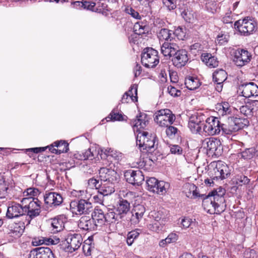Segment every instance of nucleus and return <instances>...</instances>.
<instances>
[{"instance_id":"1","label":"nucleus","mask_w":258,"mask_h":258,"mask_svg":"<svg viewBox=\"0 0 258 258\" xmlns=\"http://www.w3.org/2000/svg\"><path fill=\"white\" fill-rule=\"evenodd\" d=\"M148 119L146 114L141 113L131 123L134 131L139 132L136 137V144L141 151L145 150L148 152H153L157 148L158 145L156 137L149 136L148 133L141 131L148 124Z\"/></svg>"},{"instance_id":"2","label":"nucleus","mask_w":258,"mask_h":258,"mask_svg":"<svg viewBox=\"0 0 258 258\" xmlns=\"http://www.w3.org/2000/svg\"><path fill=\"white\" fill-rule=\"evenodd\" d=\"M111 157L114 159L119 160L121 158L122 154L119 152L113 150L111 149H106L104 152L103 150H100L96 148H90L82 154H75L76 159L80 160H90L96 162L100 159H104L106 157Z\"/></svg>"},{"instance_id":"3","label":"nucleus","mask_w":258,"mask_h":258,"mask_svg":"<svg viewBox=\"0 0 258 258\" xmlns=\"http://www.w3.org/2000/svg\"><path fill=\"white\" fill-rule=\"evenodd\" d=\"M204 210L210 214H219L225 210V199L221 196L209 194L204 198L202 204Z\"/></svg>"},{"instance_id":"4","label":"nucleus","mask_w":258,"mask_h":258,"mask_svg":"<svg viewBox=\"0 0 258 258\" xmlns=\"http://www.w3.org/2000/svg\"><path fill=\"white\" fill-rule=\"evenodd\" d=\"M227 120L222 123L221 126L222 133L225 135H232L246 126L248 123L247 119L233 116L226 118Z\"/></svg>"},{"instance_id":"5","label":"nucleus","mask_w":258,"mask_h":258,"mask_svg":"<svg viewBox=\"0 0 258 258\" xmlns=\"http://www.w3.org/2000/svg\"><path fill=\"white\" fill-rule=\"evenodd\" d=\"M21 203L26 205L25 211L26 215L29 217L28 224H29L32 219L39 215L41 212V202L37 198L27 197L23 198Z\"/></svg>"},{"instance_id":"6","label":"nucleus","mask_w":258,"mask_h":258,"mask_svg":"<svg viewBox=\"0 0 258 258\" xmlns=\"http://www.w3.org/2000/svg\"><path fill=\"white\" fill-rule=\"evenodd\" d=\"M214 168L209 172V175L213 179L223 180L228 178L231 173L229 167L224 162L218 161L213 163Z\"/></svg>"},{"instance_id":"7","label":"nucleus","mask_w":258,"mask_h":258,"mask_svg":"<svg viewBox=\"0 0 258 258\" xmlns=\"http://www.w3.org/2000/svg\"><path fill=\"white\" fill-rule=\"evenodd\" d=\"M141 62L146 68H154L159 62L158 52L151 47H147L144 49L142 54Z\"/></svg>"},{"instance_id":"8","label":"nucleus","mask_w":258,"mask_h":258,"mask_svg":"<svg viewBox=\"0 0 258 258\" xmlns=\"http://www.w3.org/2000/svg\"><path fill=\"white\" fill-rule=\"evenodd\" d=\"M175 120V115L168 109H161L155 114L154 120L161 127L171 125Z\"/></svg>"},{"instance_id":"9","label":"nucleus","mask_w":258,"mask_h":258,"mask_svg":"<svg viewBox=\"0 0 258 258\" xmlns=\"http://www.w3.org/2000/svg\"><path fill=\"white\" fill-rule=\"evenodd\" d=\"M256 23L252 19L244 18L239 20L234 23V28L241 35L248 36L252 34L255 30Z\"/></svg>"},{"instance_id":"10","label":"nucleus","mask_w":258,"mask_h":258,"mask_svg":"<svg viewBox=\"0 0 258 258\" xmlns=\"http://www.w3.org/2000/svg\"><path fill=\"white\" fill-rule=\"evenodd\" d=\"M218 117L211 116L206 119V123L203 126V131L210 136L220 134L222 123Z\"/></svg>"},{"instance_id":"11","label":"nucleus","mask_w":258,"mask_h":258,"mask_svg":"<svg viewBox=\"0 0 258 258\" xmlns=\"http://www.w3.org/2000/svg\"><path fill=\"white\" fill-rule=\"evenodd\" d=\"M203 145L212 156H219L223 153V146L221 142L218 138H207L204 141Z\"/></svg>"},{"instance_id":"12","label":"nucleus","mask_w":258,"mask_h":258,"mask_svg":"<svg viewBox=\"0 0 258 258\" xmlns=\"http://www.w3.org/2000/svg\"><path fill=\"white\" fill-rule=\"evenodd\" d=\"M148 189L153 192L163 195L166 193L169 184L163 181H158L155 177H150L146 181Z\"/></svg>"},{"instance_id":"13","label":"nucleus","mask_w":258,"mask_h":258,"mask_svg":"<svg viewBox=\"0 0 258 258\" xmlns=\"http://www.w3.org/2000/svg\"><path fill=\"white\" fill-rule=\"evenodd\" d=\"M72 212L76 215L88 214L92 209V203L87 200L80 199L73 201L70 204Z\"/></svg>"},{"instance_id":"14","label":"nucleus","mask_w":258,"mask_h":258,"mask_svg":"<svg viewBox=\"0 0 258 258\" xmlns=\"http://www.w3.org/2000/svg\"><path fill=\"white\" fill-rule=\"evenodd\" d=\"M83 238L80 234L75 233L69 235L63 242V248L66 251L73 252L80 247Z\"/></svg>"},{"instance_id":"15","label":"nucleus","mask_w":258,"mask_h":258,"mask_svg":"<svg viewBox=\"0 0 258 258\" xmlns=\"http://www.w3.org/2000/svg\"><path fill=\"white\" fill-rule=\"evenodd\" d=\"M25 207H26V205L21 202V203L17 202L10 203L6 214L7 218L13 219L26 215Z\"/></svg>"},{"instance_id":"16","label":"nucleus","mask_w":258,"mask_h":258,"mask_svg":"<svg viewBox=\"0 0 258 258\" xmlns=\"http://www.w3.org/2000/svg\"><path fill=\"white\" fill-rule=\"evenodd\" d=\"M216 111L219 116L220 119L223 118H229L234 115L235 109L231 106L227 102H222L217 103L215 106Z\"/></svg>"},{"instance_id":"17","label":"nucleus","mask_w":258,"mask_h":258,"mask_svg":"<svg viewBox=\"0 0 258 258\" xmlns=\"http://www.w3.org/2000/svg\"><path fill=\"white\" fill-rule=\"evenodd\" d=\"M154 215H152L154 220L147 226L148 229L150 231L159 233L163 231L166 222V218L162 217L159 212H154Z\"/></svg>"},{"instance_id":"18","label":"nucleus","mask_w":258,"mask_h":258,"mask_svg":"<svg viewBox=\"0 0 258 258\" xmlns=\"http://www.w3.org/2000/svg\"><path fill=\"white\" fill-rule=\"evenodd\" d=\"M124 177L129 183L139 185L144 180V176L140 170H129L124 173Z\"/></svg>"},{"instance_id":"19","label":"nucleus","mask_w":258,"mask_h":258,"mask_svg":"<svg viewBox=\"0 0 258 258\" xmlns=\"http://www.w3.org/2000/svg\"><path fill=\"white\" fill-rule=\"evenodd\" d=\"M239 90L245 98L258 96V86L253 82L242 84L239 87Z\"/></svg>"},{"instance_id":"20","label":"nucleus","mask_w":258,"mask_h":258,"mask_svg":"<svg viewBox=\"0 0 258 258\" xmlns=\"http://www.w3.org/2000/svg\"><path fill=\"white\" fill-rule=\"evenodd\" d=\"M28 258H55V256L50 248L40 247L32 250Z\"/></svg>"},{"instance_id":"21","label":"nucleus","mask_w":258,"mask_h":258,"mask_svg":"<svg viewBox=\"0 0 258 258\" xmlns=\"http://www.w3.org/2000/svg\"><path fill=\"white\" fill-rule=\"evenodd\" d=\"M188 60L187 52L185 49H178L172 58L173 64L177 68H181L185 66Z\"/></svg>"},{"instance_id":"22","label":"nucleus","mask_w":258,"mask_h":258,"mask_svg":"<svg viewBox=\"0 0 258 258\" xmlns=\"http://www.w3.org/2000/svg\"><path fill=\"white\" fill-rule=\"evenodd\" d=\"M251 55L248 51L238 49L234 53L233 61L238 67H242L247 64L250 60Z\"/></svg>"},{"instance_id":"23","label":"nucleus","mask_w":258,"mask_h":258,"mask_svg":"<svg viewBox=\"0 0 258 258\" xmlns=\"http://www.w3.org/2000/svg\"><path fill=\"white\" fill-rule=\"evenodd\" d=\"M44 200L45 204L51 207L59 206L63 201L61 196L55 192L46 193L44 196Z\"/></svg>"},{"instance_id":"24","label":"nucleus","mask_w":258,"mask_h":258,"mask_svg":"<svg viewBox=\"0 0 258 258\" xmlns=\"http://www.w3.org/2000/svg\"><path fill=\"white\" fill-rule=\"evenodd\" d=\"M100 181L113 183L117 179V173L114 170L106 168H101L99 170Z\"/></svg>"},{"instance_id":"25","label":"nucleus","mask_w":258,"mask_h":258,"mask_svg":"<svg viewBox=\"0 0 258 258\" xmlns=\"http://www.w3.org/2000/svg\"><path fill=\"white\" fill-rule=\"evenodd\" d=\"M178 49L177 44L171 41L164 42L161 46V52L165 56H173Z\"/></svg>"},{"instance_id":"26","label":"nucleus","mask_w":258,"mask_h":258,"mask_svg":"<svg viewBox=\"0 0 258 258\" xmlns=\"http://www.w3.org/2000/svg\"><path fill=\"white\" fill-rule=\"evenodd\" d=\"M78 227L86 231L97 229L96 224L94 223L92 217L86 216H82L80 218L78 223Z\"/></svg>"},{"instance_id":"27","label":"nucleus","mask_w":258,"mask_h":258,"mask_svg":"<svg viewBox=\"0 0 258 258\" xmlns=\"http://www.w3.org/2000/svg\"><path fill=\"white\" fill-rule=\"evenodd\" d=\"M130 208V203L127 200L121 199L114 208L118 215L122 219L129 212Z\"/></svg>"},{"instance_id":"28","label":"nucleus","mask_w":258,"mask_h":258,"mask_svg":"<svg viewBox=\"0 0 258 258\" xmlns=\"http://www.w3.org/2000/svg\"><path fill=\"white\" fill-rule=\"evenodd\" d=\"M137 92L138 86L136 84H133L131 86L129 90L123 95L121 100L122 103H128L130 100L132 102L137 101Z\"/></svg>"},{"instance_id":"29","label":"nucleus","mask_w":258,"mask_h":258,"mask_svg":"<svg viewBox=\"0 0 258 258\" xmlns=\"http://www.w3.org/2000/svg\"><path fill=\"white\" fill-rule=\"evenodd\" d=\"M92 219L94 221V223L96 224L97 228L98 227H101L106 222L105 214L100 209H95L92 214Z\"/></svg>"},{"instance_id":"30","label":"nucleus","mask_w":258,"mask_h":258,"mask_svg":"<svg viewBox=\"0 0 258 258\" xmlns=\"http://www.w3.org/2000/svg\"><path fill=\"white\" fill-rule=\"evenodd\" d=\"M98 188V193L102 194L103 196H107L114 192V188L113 183L100 181Z\"/></svg>"},{"instance_id":"31","label":"nucleus","mask_w":258,"mask_h":258,"mask_svg":"<svg viewBox=\"0 0 258 258\" xmlns=\"http://www.w3.org/2000/svg\"><path fill=\"white\" fill-rule=\"evenodd\" d=\"M157 37L160 43L161 42L171 41L173 39V33L172 30L162 28L157 32Z\"/></svg>"},{"instance_id":"32","label":"nucleus","mask_w":258,"mask_h":258,"mask_svg":"<svg viewBox=\"0 0 258 258\" xmlns=\"http://www.w3.org/2000/svg\"><path fill=\"white\" fill-rule=\"evenodd\" d=\"M50 223L52 228V232L54 233L60 231L64 227L62 217L61 216L50 219Z\"/></svg>"},{"instance_id":"33","label":"nucleus","mask_w":258,"mask_h":258,"mask_svg":"<svg viewBox=\"0 0 258 258\" xmlns=\"http://www.w3.org/2000/svg\"><path fill=\"white\" fill-rule=\"evenodd\" d=\"M202 60L208 67L211 68L217 67L219 64L217 58L210 53L203 54Z\"/></svg>"},{"instance_id":"34","label":"nucleus","mask_w":258,"mask_h":258,"mask_svg":"<svg viewBox=\"0 0 258 258\" xmlns=\"http://www.w3.org/2000/svg\"><path fill=\"white\" fill-rule=\"evenodd\" d=\"M185 85L190 90H194L200 87L201 83L197 77L188 76L185 79Z\"/></svg>"},{"instance_id":"35","label":"nucleus","mask_w":258,"mask_h":258,"mask_svg":"<svg viewBox=\"0 0 258 258\" xmlns=\"http://www.w3.org/2000/svg\"><path fill=\"white\" fill-rule=\"evenodd\" d=\"M105 217L106 222L109 223H115L122 219L118 215V213L115 211V208L108 210L107 213L105 214Z\"/></svg>"},{"instance_id":"36","label":"nucleus","mask_w":258,"mask_h":258,"mask_svg":"<svg viewBox=\"0 0 258 258\" xmlns=\"http://www.w3.org/2000/svg\"><path fill=\"white\" fill-rule=\"evenodd\" d=\"M134 30L135 34L142 35L148 32V28L146 23L143 22H138L135 24Z\"/></svg>"},{"instance_id":"37","label":"nucleus","mask_w":258,"mask_h":258,"mask_svg":"<svg viewBox=\"0 0 258 258\" xmlns=\"http://www.w3.org/2000/svg\"><path fill=\"white\" fill-rule=\"evenodd\" d=\"M213 79L214 82H224L227 79V73L222 69L216 70L213 74Z\"/></svg>"},{"instance_id":"38","label":"nucleus","mask_w":258,"mask_h":258,"mask_svg":"<svg viewBox=\"0 0 258 258\" xmlns=\"http://www.w3.org/2000/svg\"><path fill=\"white\" fill-rule=\"evenodd\" d=\"M141 233V230L136 229L129 232L127 234L126 243L128 246H131L134 243V240L136 239Z\"/></svg>"},{"instance_id":"39","label":"nucleus","mask_w":258,"mask_h":258,"mask_svg":"<svg viewBox=\"0 0 258 258\" xmlns=\"http://www.w3.org/2000/svg\"><path fill=\"white\" fill-rule=\"evenodd\" d=\"M205 116L201 112H195L192 114L189 118V122L191 123H204L205 120Z\"/></svg>"},{"instance_id":"40","label":"nucleus","mask_w":258,"mask_h":258,"mask_svg":"<svg viewBox=\"0 0 258 258\" xmlns=\"http://www.w3.org/2000/svg\"><path fill=\"white\" fill-rule=\"evenodd\" d=\"M185 187L189 189V191H185L187 197L191 198L200 197L199 193L197 191V187L194 184L187 183L185 184Z\"/></svg>"},{"instance_id":"41","label":"nucleus","mask_w":258,"mask_h":258,"mask_svg":"<svg viewBox=\"0 0 258 258\" xmlns=\"http://www.w3.org/2000/svg\"><path fill=\"white\" fill-rule=\"evenodd\" d=\"M54 144L58 150V154L67 152L69 150V144L65 141H57L54 142Z\"/></svg>"},{"instance_id":"42","label":"nucleus","mask_w":258,"mask_h":258,"mask_svg":"<svg viewBox=\"0 0 258 258\" xmlns=\"http://www.w3.org/2000/svg\"><path fill=\"white\" fill-rule=\"evenodd\" d=\"M76 3H78L79 5L81 6V7L83 8L84 9L90 10L92 11H95V12L97 11L98 12H100L101 11V9H95V7L96 4L92 2L85 1L84 2H81V3H80L79 2H77Z\"/></svg>"},{"instance_id":"43","label":"nucleus","mask_w":258,"mask_h":258,"mask_svg":"<svg viewBox=\"0 0 258 258\" xmlns=\"http://www.w3.org/2000/svg\"><path fill=\"white\" fill-rule=\"evenodd\" d=\"M232 180L233 183L238 186L246 184L249 181V179L247 178V177L243 174L236 175L233 178Z\"/></svg>"},{"instance_id":"44","label":"nucleus","mask_w":258,"mask_h":258,"mask_svg":"<svg viewBox=\"0 0 258 258\" xmlns=\"http://www.w3.org/2000/svg\"><path fill=\"white\" fill-rule=\"evenodd\" d=\"M204 123H191V122L188 123V127L190 131L194 134H200L202 132V128L203 129Z\"/></svg>"},{"instance_id":"45","label":"nucleus","mask_w":258,"mask_h":258,"mask_svg":"<svg viewBox=\"0 0 258 258\" xmlns=\"http://www.w3.org/2000/svg\"><path fill=\"white\" fill-rule=\"evenodd\" d=\"M256 154V148H248L241 152V157L244 159H249L252 158L254 154Z\"/></svg>"},{"instance_id":"46","label":"nucleus","mask_w":258,"mask_h":258,"mask_svg":"<svg viewBox=\"0 0 258 258\" xmlns=\"http://www.w3.org/2000/svg\"><path fill=\"white\" fill-rule=\"evenodd\" d=\"M107 121H120L123 119L121 114L117 113L114 110H112L108 116L106 118Z\"/></svg>"},{"instance_id":"47","label":"nucleus","mask_w":258,"mask_h":258,"mask_svg":"<svg viewBox=\"0 0 258 258\" xmlns=\"http://www.w3.org/2000/svg\"><path fill=\"white\" fill-rule=\"evenodd\" d=\"M197 222L195 220L192 221L191 219L189 217H184L182 219L181 221V224L183 228H187L191 227V228H193V226H195L197 224Z\"/></svg>"},{"instance_id":"48","label":"nucleus","mask_w":258,"mask_h":258,"mask_svg":"<svg viewBox=\"0 0 258 258\" xmlns=\"http://www.w3.org/2000/svg\"><path fill=\"white\" fill-rule=\"evenodd\" d=\"M40 194L39 189L34 187L28 188L23 192L24 196H28L32 198H34V197L37 196Z\"/></svg>"},{"instance_id":"49","label":"nucleus","mask_w":258,"mask_h":258,"mask_svg":"<svg viewBox=\"0 0 258 258\" xmlns=\"http://www.w3.org/2000/svg\"><path fill=\"white\" fill-rule=\"evenodd\" d=\"M229 36L225 33H219L216 39V42L220 45H225L229 40Z\"/></svg>"},{"instance_id":"50","label":"nucleus","mask_w":258,"mask_h":258,"mask_svg":"<svg viewBox=\"0 0 258 258\" xmlns=\"http://www.w3.org/2000/svg\"><path fill=\"white\" fill-rule=\"evenodd\" d=\"M169 148L171 153L172 154L181 155L183 153L182 148L178 145L170 144Z\"/></svg>"},{"instance_id":"51","label":"nucleus","mask_w":258,"mask_h":258,"mask_svg":"<svg viewBox=\"0 0 258 258\" xmlns=\"http://www.w3.org/2000/svg\"><path fill=\"white\" fill-rule=\"evenodd\" d=\"M162 3L169 11L174 10L176 8L175 0H162Z\"/></svg>"},{"instance_id":"52","label":"nucleus","mask_w":258,"mask_h":258,"mask_svg":"<svg viewBox=\"0 0 258 258\" xmlns=\"http://www.w3.org/2000/svg\"><path fill=\"white\" fill-rule=\"evenodd\" d=\"M166 130V134L167 136L170 139L174 138L176 134L177 133L178 129L173 126L169 125Z\"/></svg>"},{"instance_id":"53","label":"nucleus","mask_w":258,"mask_h":258,"mask_svg":"<svg viewBox=\"0 0 258 258\" xmlns=\"http://www.w3.org/2000/svg\"><path fill=\"white\" fill-rule=\"evenodd\" d=\"M24 223H22L20 225L16 224L15 226L14 227V229L12 230L13 233L14 234V236L19 237L21 235L24 230Z\"/></svg>"},{"instance_id":"54","label":"nucleus","mask_w":258,"mask_h":258,"mask_svg":"<svg viewBox=\"0 0 258 258\" xmlns=\"http://www.w3.org/2000/svg\"><path fill=\"white\" fill-rule=\"evenodd\" d=\"M181 15L186 22L190 23L191 20L194 19L193 14L188 10H184L181 11Z\"/></svg>"},{"instance_id":"55","label":"nucleus","mask_w":258,"mask_h":258,"mask_svg":"<svg viewBox=\"0 0 258 258\" xmlns=\"http://www.w3.org/2000/svg\"><path fill=\"white\" fill-rule=\"evenodd\" d=\"M240 112L241 114L245 116H250L252 114V109L248 105H242L239 108Z\"/></svg>"},{"instance_id":"56","label":"nucleus","mask_w":258,"mask_h":258,"mask_svg":"<svg viewBox=\"0 0 258 258\" xmlns=\"http://www.w3.org/2000/svg\"><path fill=\"white\" fill-rule=\"evenodd\" d=\"M124 11L126 13L130 15L132 17L135 19H140L141 18V16L139 13L131 7H126Z\"/></svg>"},{"instance_id":"57","label":"nucleus","mask_w":258,"mask_h":258,"mask_svg":"<svg viewBox=\"0 0 258 258\" xmlns=\"http://www.w3.org/2000/svg\"><path fill=\"white\" fill-rule=\"evenodd\" d=\"M167 91L168 93L172 96L177 97L179 96L181 94L180 90L176 89L173 86H169L167 88Z\"/></svg>"},{"instance_id":"58","label":"nucleus","mask_w":258,"mask_h":258,"mask_svg":"<svg viewBox=\"0 0 258 258\" xmlns=\"http://www.w3.org/2000/svg\"><path fill=\"white\" fill-rule=\"evenodd\" d=\"M78 192L79 193L78 196L81 197V199L87 200V201H90V200L92 198V195L88 191V189L79 190Z\"/></svg>"},{"instance_id":"59","label":"nucleus","mask_w":258,"mask_h":258,"mask_svg":"<svg viewBox=\"0 0 258 258\" xmlns=\"http://www.w3.org/2000/svg\"><path fill=\"white\" fill-rule=\"evenodd\" d=\"M88 186L90 188H95L96 189L98 190V187L99 184H100L99 180H97L95 178H92L88 180Z\"/></svg>"},{"instance_id":"60","label":"nucleus","mask_w":258,"mask_h":258,"mask_svg":"<svg viewBox=\"0 0 258 258\" xmlns=\"http://www.w3.org/2000/svg\"><path fill=\"white\" fill-rule=\"evenodd\" d=\"M222 21L225 24H232L233 21L231 12H227L222 18Z\"/></svg>"},{"instance_id":"61","label":"nucleus","mask_w":258,"mask_h":258,"mask_svg":"<svg viewBox=\"0 0 258 258\" xmlns=\"http://www.w3.org/2000/svg\"><path fill=\"white\" fill-rule=\"evenodd\" d=\"M143 216V215L137 213L136 212H134V211L133 212V215L132 217L131 218V221L134 223L137 224L139 223L140 220L142 218Z\"/></svg>"},{"instance_id":"62","label":"nucleus","mask_w":258,"mask_h":258,"mask_svg":"<svg viewBox=\"0 0 258 258\" xmlns=\"http://www.w3.org/2000/svg\"><path fill=\"white\" fill-rule=\"evenodd\" d=\"M178 238V236L175 233H170L168 236L166 238V241H167V243L169 244L176 242Z\"/></svg>"},{"instance_id":"63","label":"nucleus","mask_w":258,"mask_h":258,"mask_svg":"<svg viewBox=\"0 0 258 258\" xmlns=\"http://www.w3.org/2000/svg\"><path fill=\"white\" fill-rule=\"evenodd\" d=\"M173 36L176 35L178 39H183V38L185 36L182 28L179 27L175 29V31L173 32Z\"/></svg>"},{"instance_id":"64","label":"nucleus","mask_w":258,"mask_h":258,"mask_svg":"<svg viewBox=\"0 0 258 258\" xmlns=\"http://www.w3.org/2000/svg\"><path fill=\"white\" fill-rule=\"evenodd\" d=\"M225 190L224 188H222L221 187H220L218 188H217L216 190H214L209 193L212 195H214V196H221V197H224V195H225Z\"/></svg>"}]
</instances>
